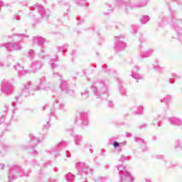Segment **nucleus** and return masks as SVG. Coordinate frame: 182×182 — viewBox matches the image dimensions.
I'll use <instances>...</instances> for the list:
<instances>
[{
  "instance_id": "nucleus-1",
  "label": "nucleus",
  "mask_w": 182,
  "mask_h": 182,
  "mask_svg": "<svg viewBox=\"0 0 182 182\" xmlns=\"http://www.w3.org/2000/svg\"><path fill=\"white\" fill-rule=\"evenodd\" d=\"M141 21L142 23H146L147 22H149V21H150V18L147 16H145L141 18Z\"/></svg>"
},
{
  "instance_id": "nucleus-2",
  "label": "nucleus",
  "mask_w": 182,
  "mask_h": 182,
  "mask_svg": "<svg viewBox=\"0 0 182 182\" xmlns=\"http://www.w3.org/2000/svg\"><path fill=\"white\" fill-rule=\"evenodd\" d=\"M71 177H73V176L72 175V173H68V175H67V181H70V178Z\"/></svg>"
},
{
  "instance_id": "nucleus-3",
  "label": "nucleus",
  "mask_w": 182,
  "mask_h": 182,
  "mask_svg": "<svg viewBox=\"0 0 182 182\" xmlns=\"http://www.w3.org/2000/svg\"><path fill=\"white\" fill-rule=\"evenodd\" d=\"M114 147H119V143H117V141L114 142Z\"/></svg>"
},
{
  "instance_id": "nucleus-4",
  "label": "nucleus",
  "mask_w": 182,
  "mask_h": 182,
  "mask_svg": "<svg viewBox=\"0 0 182 182\" xmlns=\"http://www.w3.org/2000/svg\"><path fill=\"white\" fill-rule=\"evenodd\" d=\"M43 42H45L44 39H41V42L40 43H43Z\"/></svg>"
},
{
  "instance_id": "nucleus-5",
  "label": "nucleus",
  "mask_w": 182,
  "mask_h": 182,
  "mask_svg": "<svg viewBox=\"0 0 182 182\" xmlns=\"http://www.w3.org/2000/svg\"><path fill=\"white\" fill-rule=\"evenodd\" d=\"M133 77H134V79H139V77L137 76H133Z\"/></svg>"
}]
</instances>
